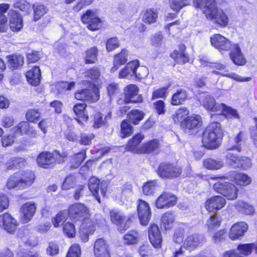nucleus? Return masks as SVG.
I'll return each mask as SVG.
<instances>
[{"label": "nucleus", "mask_w": 257, "mask_h": 257, "mask_svg": "<svg viewBox=\"0 0 257 257\" xmlns=\"http://www.w3.org/2000/svg\"><path fill=\"white\" fill-rule=\"evenodd\" d=\"M182 173V168L178 165L163 163L160 164L157 170L159 176L163 179H173L179 177Z\"/></svg>", "instance_id": "423d86ee"}, {"label": "nucleus", "mask_w": 257, "mask_h": 257, "mask_svg": "<svg viewBox=\"0 0 257 257\" xmlns=\"http://www.w3.org/2000/svg\"><path fill=\"white\" fill-rule=\"evenodd\" d=\"M106 116H104L103 114L97 112L94 115L93 127L95 128H98L106 123Z\"/></svg>", "instance_id": "4d7b16f0"}, {"label": "nucleus", "mask_w": 257, "mask_h": 257, "mask_svg": "<svg viewBox=\"0 0 257 257\" xmlns=\"http://www.w3.org/2000/svg\"><path fill=\"white\" fill-rule=\"evenodd\" d=\"M201 116L198 115H193L188 116L182 122V127L189 130H196L201 125Z\"/></svg>", "instance_id": "c85d7f7f"}, {"label": "nucleus", "mask_w": 257, "mask_h": 257, "mask_svg": "<svg viewBox=\"0 0 257 257\" xmlns=\"http://www.w3.org/2000/svg\"><path fill=\"white\" fill-rule=\"evenodd\" d=\"M26 162L22 158H13L9 160L7 163L8 169H17L24 167Z\"/></svg>", "instance_id": "58836bf2"}, {"label": "nucleus", "mask_w": 257, "mask_h": 257, "mask_svg": "<svg viewBox=\"0 0 257 257\" xmlns=\"http://www.w3.org/2000/svg\"><path fill=\"white\" fill-rule=\"evenodd\" d=\"M204 166L209 170H216L223 167L224 163L221 160L208 158L204 161Z\"/></svg>", "instance_id": "37998d69"}, {"label": "nucleus", "mask_w": 257, "mask_h": 257, "mask_svg": "<svg viewBox=\"0 0 257 257\" xmlns=\"http://www.w3.org/2000/svg\"><path fill=\"white\" fill-rule=\"evenodd\" d=\"M229 57L232 61L237 65H243L246 63V60L241 52L238 44H234L230 50Z\"/></svg>", "instance_id": "4be33fe9"}, {"label": "nucleus", "mask_w": 257, "mask_h": 257, "mask_svg": "<svg viewBox=\"0 0 257 257\" xmlns=\"http://www.w3.org/2000/svg\"><path fill=\"white\" fill-rule=\"evenodd\" d=\"M88 186L96 199L99 203H100L99 192L102 197H105L107 188L106 183L105 182H100L98 179L92 177L90 178Z\"/></svg>", "instance_id": "0eeeda50"}, {"label": "nucleus", "mask_w": 257, "mask_h": 257, "mask_svg": "<svg viewBox=\"0 0 257 257\" xmlns=\"http://www.w3.org/2000/svg\"><path fill=\"white\" fill-rule=\"evenodd\" d=\"M222 137V132L220 123L212 122L203 132L202 136L203 146L208 149H216L220 145Z\"/></svg>", "instance_id": "f03ea898"}, {"label": "nucleus", "mask_w": 257, "mask_h": 257, "mask_svg": "<svg viewBox=\"0 0 257 257\" xmlns=\"http://www.w3.org/2000/svg\"><path fill=\"white\" fill-rule=\"evenodd\" d=\"M149 238L152 244L155 247H159L162 241V235L158 226L152 224L149 228Z\"/></svg>", "instance_id": "a878e982"}, {"label": "nucleus", "mask_w": 257, "mask_h": 257, "mask_svg": "<svg viewBox=\"0 0 257 257\" xmlns=\"http://www.w3.org/2000/svg\"><path fill=\"white\" fill-rule=\"evenodd\" d=\"M68 217V212L66 210L59 212L55 217L52 219V222L55 227H58L60 225L67 219Z\"/></svg>", "instance_id": "de8ad7c7"}, {"label": "nucleus", "mask_w": 257, "mask_h": 257, "mask_svg": "<svg viewBox=\"0 0 257 257\" xmlns=\"http://www.w3.org/2000/svg\"><path fill=\"white\" fill-rule=\"evenodd\" d=\"M237 168H241L246 170L251 167V160L250 158L245 156H240Z\"/></svg>", "instance_id": "e2e57ef3"}, {"label": "nucleus", "mask_w": 257, "mask_h": 257, "mask_svg": "<svg viewBox=\"0 0 257 257\" xmlns=\"http://www.w3.org/2000/svg\"><path fill=\"white\" fill-rule=\"evenodd\" d=\"M35 180L34 174L31 171L17 173L9 178L7 186L9 189H25L31 186Z\"/></svg>", "instance_id": "7ed1b4c3"}, {"label": "nucleus", "mask_w": 257, "mask_h": 257, "mask_svg": "<svg viewBox=\"0 0 257 257\" xmlns=\"http://www.w3.org/2000/svg\"><path fill=\"white\" fill-rule=\"evenodd\" d=\"M9 14L11 16L10 29L14 32L20 31L23 27L22 18L20 14L13 9H11L9 11Z\"/></svg>", "instance_id": "5701e85b"}, {"label": "nucleus", "mask_w": 257, "mask_h": 257, "mask_svg": "<svg viewBox=\"0 0 257 257\" xmlns=\"http://www.w3.org/2000/svg\"><path fill=\"white\" fill-rule=\"evenodd\" d=\"M81 254L80 246L78 244H73L69 248L67 257H80Z\"/></svg>", "instance_id": "0e129e2a"}, {"label": "nucleus", "mask_w": 257, "mask_h": 257, "mask_svg": "<svg viewBox=\"0 0 257 257\" xmlns=\"http://www.w3.org/2000/svg\"><path fill=\"white\" fill-rule=\"evenodd\" d=\"M162 225L165 229H169L171 224L174 222V217L172 213L166 212L162 217Z\"/></svg>", "instance_id": "864d4df0"}, {"label": "nucleus", "mask_w": 257, "mask_h": 257, "mask_svg": "<svg viewBox=\"0 0 257 257\" xmlns=\"http://www.w3.org/2000/svg\"><path fill=\"white\" fill-rule=\"evenodd\" d=\"M110 216L112 222L116 224L119 231H123L128 228L131 223L130 218L120 211L111 210L110 212Z\"/></svg>", "instance_id": "9d476101"}, {"label": "nucleus", "mask_w": 257, "mask_h": 257, "mask_svg": "<svg viewBox=\"0 0 257 257\" xmlns=\"http://www.w3.org/2000/svg\"><path fill=\"white\" fill-rule=\"evenodd\" d=\"M139 67V62L133 61L128 63L125 68L123 69L119 74V78H126L132 77L134 75L138 78H143L145 77L148 74V70L146 67H141L139 70L142 72L141 73L137 72Z\"/></svg>", "instance_id": "39448f33"}, {"label": "nucleus", "mask_w": 257, "mask_h": 257, "mask_svg": "<svg viewBox=\"0 0 257 257\" xmlns=\"http://www.w3.org/2000/svg\"><path fill=\"white\" fill-rule=\"evenodd\" d=\"M204 237L199 234H192L188 235L184 242V247L188 250H192L201 246L205 242Z\"/></svg>", "instance_id": "a211bd4d"}, {"label": "nucleus", "mask_w": 257, "mask_h": 257, "mask_svg": "<svg viewBox=\"0 0 257 257\" xmlns=\"http://www.w3.org/2000/svg\"><path fill=\"white\" fill-rule=\"evenodd\" d=\"M232 151L229 150L228 147L227 148L226 152L225 153V161L227 165L233 168H237L240 156L237 154L232 152Z\"/></svg>", "instance_id": "72a5a7b5"}, {"label": "nucleus", "mask_w": 257, "mask_h": 257, "mask_svg": "<svg viewBox=\"0 0 257 257\" xmlns=\"http://www.w3.org/2000/svg\"><path fill=\"white\" fill-rule=\"evenodd\" d=\"M95 257H110L109 246L107 241L103 238L96 239L93 246Z\"/></svg>", "instance_id": "2eb2a0df"}, {"label": "nucleus", "mask_w": 257, "mask_h": 257, "mask_svg": "<svg viewBox=\"0 0 257 257\" xmlns=\"http://www.w3.org/2000/svg\"><path fill=\"white\" fill-rule=\"evenodd\" d=\"M201 99L202 105L207 110L221 113L223 108H225L224 103H216L214 98L209 95H203Z\"/></svg>", "instance_id": "4468645a"}, {"label": "nucleus", "mask_w": 257, "mask_h": 257, "mask_svg": "<svg viewBox=\"0 0 257 257\" xmlns=\"http://www.w3.org/2000/svg\"><path fill=\"white\" fill-rule=\"evenodd\" d=\"M75 97L79 100L95 102L98 100L99 95L97 90L84 89L78 90L75 94Z\"/></svg>", "instance_id": "aec40b11"}, {"label": "nucleus", "mask_w": 257, "mask_h": 257, "mask_svg": "<svg viewBox=\"0 0 257 257\" xmlns=\"http://www.w3.org/2000/svg\"><path fill=\"white\" fill-rule=\"evenodd\" d=\"M128 52L126 49H122L121 51L116 54L113 58V66L111 68V72H114L118 68L128 61Z\"/></svg>", "instance_id": "cd10ccee"}, {"label": "nucleus", "mask_w": 257, "mask_h": 257, "mask_svg": "<svg viewBox=\"0 0 257 257\" xmlns=\"http://www.w3.org/2000/svg\"><path fill=\"white\" fill-rule=\"evenodd\" d=\"M98 50L92 47L85 52V62L86 64H92L96 62L97 59Z\"/></svg>", "instance_id": "49530a36"}, {"label": "nucleus", "mask_w": 257, "mask_h": 257, "mask_svg": "<svg viewBox=\"0 0 257 257\" xmlns=\"http://www.w3.org/2000/svg\"><path fill=\"white\" fill-rule=\"evenodd\" d=\"M124 242L127 244H134L138 242V234L135 231H130L123 236Z\"/></svg>", "instance_id": "6e6d98bb"}, {"label": "nucleus", "mask_w": 257, "mask_h": 257, "mask_svg": "<svg viewBox=\"0 0 257 257\" xmlns=\"http://www.w3.org/2000/svg\"><path fill=\"white\" fill-rule=\"evenodd\" d=\"M242 140V132H239L235 137L233 139V142L235 144H231L229 145L228 150H236L238 152H240L241 150V143Z\"/></svg>", "instance_id": "603ef678"}, {"label": "nucleus", "mask_w": 257, "mask_h": 257, "mask_svg": "<svg viewBox=\"0 0 257 257\" xmlns=\"http://www.w3.org/2000/svg\"><path fill=\"white\" fill-rule=\"evenodd\" d=\"M28 81L32 85H39L41 80V72L39 67L35 66L28 71L26 74Z\"/></svg>", "instance_id": "7c9ffc66"}, {"label": "nucleus", "mask_w": 257, "mask_h": 257, "mask_svg": "<svg viewBox=\"0 0 257 257\" xmlns=\"http://www.w3.org/2000/svg\"><path fill=\"white\" fill-rule=\"evenodd\" d=\"M236 209L240 212L250 215L254 212V209L252 206L243 201H238L235 204Z\"/></svg>", "instance_id": "ea45409f"}, {"label": "nucleus", "mask_w": 257, "mask_h": 257, "mask_svg": "<svg viewBox=\"0 0 257 257\" xmlns=\"http://www.w3.org/2000/svg\"><path fill=\"white\" fill-rule=\"evenodd\" d=\"M231 179L237 185L245 186L250 184L252 179L245 173L237 171H231L229 173Z\"/></svg>", "instance_id": "393cba45"}, {"label": "nucleus", "mask_w": 257, "mask_h": 257, "mask_svg": "<svg viewBox=\"0 0 257 257\" xmlns=\"http://www.w3.org/2000/svg\"><path fill=\"white\" fill-rule=\"evenodd\" d=\"M13 7L27 14L30 11L31 5L25 0H18L14 3Z\"/></svg>", "instance_id": "3c124183"}, {"label": "nucleus", "mask_w": 257, "mask_h": 257, "mask_svg": "<svg viewBox=\"0 0 257 257\" xmlns=\"http://www.w3.org/2000/svg\"><path fill=\"white\" fill-rule=\"evenodd\" d=\"M40 116V112L37 110L34 109L29 110L26 114V117L30 122H34L36 120H37Z\"/></svg>", "instance_id": "69168bd1"}, {"label": "nucleus", "mask_w": 257, "mask_h": 257, "mask_svg": "<svg viewBox=\"0 0 257 257\" xmlns=\"http://www.w3.org/2000/svg\"><path fill=\"white\" fill-rule=\"evenodd\" d=\"M69 216L76 221H84L89 215V210L82 203H75L70 206L68 209Z\"/></svg>", "instance_id": "6e6552de"}, {"label": "nucleus", "mask_w": 257, "mask_h": 257, "mask_svg": "<svg viewBox=\"0 0 257 257\" xmlns=\"http://www.w3.org/2000/svg\"><path fill=\"white\" fill-rule=\"evenodd\" d=\"M157 181H150L145 184L142 188L143 192L145 195H150L155 193L157 189Z\"/></svg>", "instance_id": "09e8293b"}, {"label": "nucleus", "mask_w": 257, "mask_h": 257, "mask_svg": "<svg viewBox=\"0 0 257 257\" xmlns=\"http://www.w3.org/2000/svg\"><path fill=\"white\" fill-rule=\"evenodd\" d=\"M133 127L127 120H123L121 124V134L122 138L128 137L133 133Z\"/></svg>", "instance_id": "5fc2aeb1"}, {"label": "nucleus", "mask_w": 257, "mask_h": 257, "mask_svg": "<svg viewBox=\"0 0 257 257\" xmlns=\"http://www.w3.org/2000/svg\"><path fill=\"white\" fill-rule=\"evenodd\" d=\"M96 16V14L93 11L87 10L86 12L82 15L81 20L83 23L89 25V23L93 20V17Z\"/></svg>", "instance_id": "338daca9"}, {"label": "nucleus", "mask_w": 257, "mask_h": 257, "mask_svg": "<svg viewBox=\"0 0 257 257\" xmlns=\"http://www.w3.org/2000/svg\"><path fill=\"white\" fill-rule=\"evenodd\" d=\"M127 116L131 122L138 124L143 119L144 113L141 110L134 109L127 113Z\"/></svg>", "instance_id": "a18cd8bd"}, {"label": "nucleus", "mask_w": 257, "mask_h": 257, "mask_svg": "<svg viewBox=\"0 0 257 257\" xmlns=\"http://www.w3.org/2000/svg\"><path fill=\"white\" fill-rule=\"evenodd\" d=\"M225 199L220 196L212 197L205 203V207L209 211H214L222 208L225 204Z\"/></svg>", "instance_id": "b1692460"}, {"label": "nucleus", "mask_w": 257, "mask_h": 257, "mask_svg": "<svg viewBox=\"0 0 257 257\" xmlns=\"http://www.w3.org/2000/svg\"><path fill=\"white\" fill-rule=\"evenodd\" d=\"M36 208L35 203L32 202H28L23 204L20 209L21 221L23 223L30 221L35 214Z\"/></svg>", "instance_id": "dca6fc26"}, {"label": "nucleus", "mask_w": 257, "mask_h": 257, "mask_svg": "<svg viewBox=\"0 0 257 257\" xmlns=\"http://www.w3.org/2000/svg\"><path fill=\"white\" fill-rule=\"evenodd\" d=\"M191 0H169V6L170 8L178 12L183 8L190 4Z\"/></svg>", "instance_id": "c03bdc74"}, {"label": "nucleus", "mask_w": 257, "mask_h": 257, "mask_svg": "<svg viewBox=\"0 0 257 257\" xmlns=\"http://www.w3.org/2000/svg\"><path fill=\"white\" fill-rule=\"evenodd\" d=\"M248 226L244 222H240L233 225L229 233V237L231 240L239 239L246 231Z\"/></svg>", "instance_id": "412c9836"}, {"label": "nucleus", "mask_w": 257, "mask_h": 257, "mask_svg": "<svg viewBox=\"0 0 257 257\" xmlns=\"http://www.w3.org/2000/svg\"><path fill=\"white\" fill-rule=\"evenodd\" d=\"M188 114L189 111L186 107L179 108L173 115V120L176 123H181L182 126V122L188 117Z\"/></svg>", "instance_id": "a19ab883"}, {"label": "nucleus", "mask_w": 257, "mask_h": 257, "mask_svg": "<svg viewBox=\"0 0 257 257\" xmlns=\"http://www.w3.org/2000/svg\"><path fill=\"white\" fill-rule=\"evenodd\" d=\"M211 45L222 53L224 51L230 50L235 43L231 42L222 35L216 34L210 38Z\"/></svg>", "instance_id": "1a4fd4ad"}, {"label": "nucleus", "mask_w": 257, "mask_h": 257, "mask_svg": "<svg viewBox=\"0 0 257 257\" xmlns=\"http://www.w3.org/2000/svg\"><path fill=\"white\" fill-rule=\"evenodd\" d=\"M187 98V94L186 90L180 89L177 90L172 97L171 104L178 105L182 104Z\"/></svg>", "instance_id": "4c0bfd02"}, {"label": "nucleus", "mask_w": 257, "mask_h": 257, "mask_svg": "<svg viewBox=\"0 0 257 257\" xmlns=\"http://www.w3.org/2000/svg\"><path fill=\"white\" fill-rule=\"evenodd\" d=\"M179 50H175L171 54L172 58L178 64H185L189 61L188 55L185 53L186 47L181 44L179 47Z\"/></svg>", "instance_id": "bb28decb"}, {"label": "nucleus", "mask_w": 257, "mask_h": 257, "mask_svg": "<svg viewBox=\"0 0 257 257\" xmlns=\"http://www.w3.org/2000/svg\"><path fill=\"white\" fill-rule=\"evenodd\" d=\"M160 144L158 140L154 139L148 142L142 146L141 152L143 153H155L159 152Z\"/></svg>", "instance_id": "2f4dec72"}, {"label": "nucleus", "mask_w": 257, "mask_h": 257, "mask_svg": "<svg viewBox=\"0 0 257 257\" xmlns=\"http://www.w3.org/2000/svg\"><path fill=\"white\" fill-rule=\"evenodd\" d=\"M212 73L215 74H220L223 76H226L228 77L231 78L233 79L234 80H235L239 82H247L251 80V77H242L241 76L234 73H229L228 74L223 73L221 72H219L216 70H214L212 71Z\"/></svg>", "instance_id": "13d9d810"}, {"label": "nucleus", "mask_w": 257, "mask_h": 257, "mask_svg": "<svg viewBox=\"0 0 257 257\" xmlns=\"http://www.w3.org/2000/svg\"><path fill=\"white\" fill-rule=\"evenodd\" d=\"M13 131L16 136L27 135L32 138H36L37 136L36 131L26 121L19 123L17 126L13 128Z\"/></svg>", "instance_id": "f3484780"}, {"label": "nucleus", "mask_w": 257, "mask_h": 257, "mask_svg": "<svg viewBox=\"0 0 257 257\" xmlns=\"http://www.w3.org/2000/svg\"><path fill=\"white\" fill-rule=\"evenodd\" d=\"M80 227L83 228L84 230L90 234H93L95 230L94 223L92 221H89L87 218L83 221Z\"/></svg>", "instance_id": "774afa93"}, {"label": "nucleus", "mask_w": 257, "mask_h": 257, "mask_svg": "<svg viewBox=\"0 0 257 257\" xmlns=\"http://www.w3.org/2000/svg\"><path fill=\"white\" fill-rule=\"evenodd\" d=\"M158 17V13L157 10L150 9L143 13L142 21L145 23L151 24L156 22Z\"/></svg>", "instance_id": "e433bc0d"}, {"label": "nucleus", "mask_w": 257, "mask_h": 257, "mask_svg": "<svg viewBox=\"0 0 257 257\" xmlns=\"http://www.w3.org/2000/svg\"><path fill=\"white\" fill-rule=\"evenodd\" d=\"M220 223V219L215 215L211 216L207 221V225L210 231L216 229L219 226Z\"/></svg>", "instance_id": "bf43d9fd"}, {"label": "nucleus", "mask_w": 257, "mask_h": 257, "mask_svg": "<svg viewBox=\"0 0 257 257\" xmlns=\"http://www.w3.org/2000/svg\"><path fill=\"white\" fill-rule=\"evenodd\" d=\"M10 8L8 4L3 3L0 4V32H5L8 29V19L5 13Z\"/></svg>", "instance_id": "473e14b6"}, {"label": "nucleus", "mask_w": 257, "mask_h": 257, "mask_svg": "<svg viewBox=\"0 0 257 257\" xmlns=\"http://www.w3.org/2000/svg\"><path fill=\"white\" fill-rule=\"evenodd\" d=\"M34 21L36 22L39 20L49 11L47 6L40 3H36L33 5Z\"/></svg>", "instance_id": "f704fd0d"}, {"label": "nucleus", "mask_w": 257, "mask_h": 257, "mask_svg": "<svg viewBox=\"0 0 257 257\" xmlns=\"http://www.w3.org/2000/svg\"><path fill=\"white\" fill-rule=\"evenodd\" d=\"M63 232L69 237H73L76 234L74 225L70 222H67L64 224Z\"/></svg>", "instance_id": "680f3d73"}, {"label": "nucleus", "mask_w": 257, "mask_h": 257, "mask_svg": "<svg viewBox=\"0 0 257 257\" xmlns=\"http://www.w3.org/2000/svg\"><path fill=\"white\" fill-rule=\"evenodd\" d=\"M193 6L202 10L207 19L214 21L221 27L227 25L228 18L222 10L217 9L215 0H194Z\"/></svg>", "instance_id": "f257e3e1"}, {"label": "nucleus", "mask_w": 257, "mask_h": 257, "mask_svg": "<svg viewBox=\"0 0 257 257\" xmlns=\"http://www.w3.org/2000/svg\"><path fill=\"white\" fill-rule=\"evenodd\" d=\"M144 138V136L141 133H138L136 135L132 140H130L128 142L127 144L128 149L130 150L134 151Z\"/></svg>", "instance_id": "8fccbe9b"}, {"label": "nucleus", "mask_w": 257, "mask_h": 257, "mask_svg": "<svg viewBox=\"0 0 257 257\" xmlns=\"http://www.w3.org/2000/svg\"><path fill=\"white\" fill-rule=\"evenodd\" d=\"M18 225L17 221L9 213L0 215V226H3L7 232L13 233Z\"/></svg>", "instance_id": "6ab92c4d"}, {"label": "nucleus", "mask_w": 257, "mask_h": 257, "mask_svg": "<svg viewBox=\"0 0 257 257\" xmlns=\"http://www.w3.org/2000/svg\"><path fill=\"white\" fill-rule=\"evenodd\" d=\"M177 197L171 192H164L157 198L156 206L158 209L169 208L173 206L176 203Z\"/></svg>", "instance_id": "f8f14e48"}, {"label": "nucleus", "mask_w": 257, "mask_h": 257, "mask_svg": "<svg viewBox=\"0 0 257 257\" xmlns=\"http://www.w3.org/2000/svg\"><path fill=\"white\" fill-rule=\"evenodd\" d=\"M55 161L54 155L50 152L41 153L37 159L39 166L44 168H47Z\"/></svg>", "instance_id": "c756f323"}, {"label": "nucleus", "mask_w": 257, "mask_h": 257, "mask_svg": "<svg viewBox=\"0 0 257 257\" xmlns=\"http://www.w3.org/2000/svg\"><path fill=\"white\" fill-rule=\"evenodd\" d=\"M139 89L135 84H130L124 88V100L125 103L140 102L143 98L139 94Z\"/></svg>", "instance_id": "ddd939ff"}, {"label": "nucleus", "mask_w": 257, "mask_h": 257, "mask_svg": "<svg viewBox=\"0 0 257 257\" xmlns=\"http://www.w3.org/2000/svg\"><path fill=\"white\" fill-rule=\"evenodd\" d=\"M9 67L13 69L18 68L24 64V57L21 55L13 54L7 57Z\"/></svg>", "instance_id": "c9c22d12"}, {"label": "nucleus", "mask_w": 257, "mask_h": 257, "mask_svg": "<svg viewBox=\"0 0 257 257\" xmlns=\"http://www.w3.org/2000/svg\"><path fill=\"white\" fill-rule=\"evenodd\" d=\"M138 214L141 224L147 225L151 217V210L149 204L141 199L138 200Z\"/></svg>", "instance_id": "9b49d317"}, {"label": "nucleus", "mask_w": 257, "mask_h": 257, "mask_svg": "<svg viewBox=\"0 0 257 257\" xmlns=\"http://www.w3.org/2000/svg\"><path fill=\"white\" fill-rule=\"evenodd\" d=\"M86 107V105L84 103H77L73 107L74 113L81 117L84 121H87L88 118Z\"/></svg>", "instance_id": "79ce46f5"}, {"label": "nucleus", "mask_w": 257, "mask_h": 257, "mask_svg": "<svg viewBox=\"0 0 257 257\" xmlns=\"http://www.w3.org/2000/svg\"><path fill=\"white\" fill-rule=\"evenodd\" d=\"M255 247L253 243L240 244L237 246L238 250L242 254L247 255L250 254L253 248Z\"/></svg>", "instance_id": "052dcab7"}, {"label": "nucleus", "mask_w": 257, "mask_h": 257, "mask_svg": "<svg viewBox=\"0 0 257 257\" xmlns=\"http://www.w3.org/2000/svg\"><path fill=\"white\" fill-rule=\"evenodd\" d=\"M226 177L217 176L211 177L210 179L217 180L213 185L214 190L224 196L228 200L235 199L237 197L238 188L230 183L225 181Z\"/></svg>", "instance_id": "20e7f679"}]
</instances>
